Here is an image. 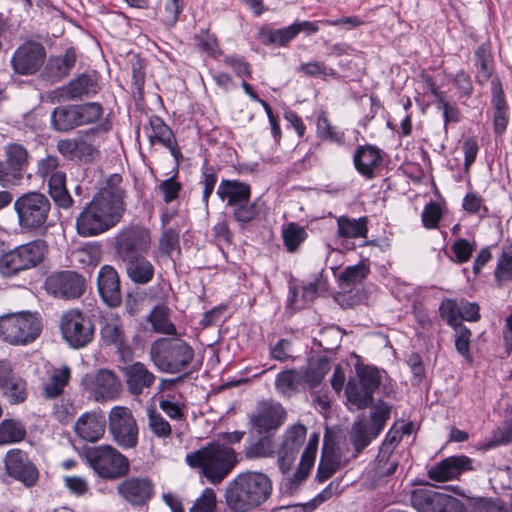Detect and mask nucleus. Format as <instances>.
<instances>
[{
	"label": "nucleus",
	"mask_w": 512,
	"mask_h": 512,
	"mask_svg": "<svg viewBox=\"0 0 512 512\" xmlns=\"http://www.w3.org/2000/svg\"><path fill=\"white\" fill-rule=\"evenodd\" d=\"M14 210L18 224L25 231H34L45 227L51 203L46 195L37 191L22 194L14 201Z\"/></svg>",
	"instance_id": "obj_7"
},
{
	"label": "nucleus",
	"mask_w": 512,
	"mask_h": 512,
	"mask_svg": "<svg viewBox=\"0 0 512 512\" xmlns=\"http://www.w3.org/2000/svg\"><path fill=\"white\" fill-rule=\"evenodd\" d=\"M78 162L90 163L99 157L98 149L85 137H77Z\"/></svg>",
	"instance_id": "obj_57"
},
{
	"label": "nucleus",
	"mask_w": 512,
	"mask_h": 512,
	"mask_svg": "<svg viewBox=\"0 0 512 512\" xmlns=\"http://www.w3.org/2000/svg\"><path fill=\"white\" fill-rule=\"evenodd\" d=\"M158 189L163 195L164 202L170 203L178 197L181 185L175 181L174 177H171L162 181L159 184Z\"/></svg>",
	"instance_id": "obj_62"
},
{
	"label": "nucleus",
	"mask_w": 512,
	"mask_h": 512,
	"mask_svg": "<svg viewBox=\"0 0 512 512\" xmlns=\"http://www.w3.org/2000/svg\"><path fill=\"white\" fill-rule=\"evenodd\" d=\"M368 228L366 217L358 219L340 216L337 219V234L342 238H367Z\"/></svg>",
	"instance_id": "obj_34"
},
{
	"label": "nucleus",
	"mask_w": 512,
	"mask_h": 512,
	"mask_svg": "<svg viewBox=\"0 0 512 512\" xmlns=\"http://www.w3.org/2000/svg\"><path fill=\"white\" fill-rule=\"evenodd\" d=\"M82 457L102 479L115 480L126 476L130 470L128 458L111 445L87 448Z\"/></svg>",
	"instance_id": "obj_5"
},
{
	"label": "nucleus",
	"mask_w": 512,
	"mask_h": 512,
	"mask_svg": "<svg viewBox=\"0 0 512 512\" xmlns=\"http://www.w3.org/2000/svg\"><path fill=\"white\" fill-rule=\"evenodd\" d=\"M124 264L128 278L135 284L149 283L155 273L153 264L142 254L121 260Z\"/></svg>",
	"instance_id": "obj_28"
},
{
	"label": "nucleus",
	"mask_w": 512,
	"mask_h": 512,
	"mask_svg": "<svg viewBox=\"0 0 512 512\" xmlns=\"http://www.w3.org/2000/svg\"><path fill=\"white\" fill-rule=\"evenodd\" d=\"M216 193L221 200L227 201V206L233 208V217L237 222L246 224L257 217L256 203L250 202L251 188L247 183L222 180Z\"/></svg>",
	"instance_id": "obj_8"
},
{
	"label": "nucleus",
	"mask_w": 512,
	"mask_h": 512,
	"mask_svg": "<svg viewBox=\"0 0 512 512\" xmlns=\"http://www.w3.org/2000/svg\"><path fill=\"white\" fill-rule=\"evenodd\" d=\"M299 373L302 378V385L307 384L310 388L318 386L323 380L326 372L322 368H300Z\"/></svg>",
	"instance_id": "obj_61"
},
{
	"label": "nucleus",
	"mask_w": 512,
	"mask_h": 512,
	"mask_svg": "<svg viewBox=\"0 0 512 512\" xmlns=\"http://www.w3.org/2000/svg\"><path fill=\"white\" fill-rule=\"evenodd\" d=\"M28 150L20 143H9L4 147V159L0 161V186L18 185L29 165Z\"/></svg>",
	"instance_id": "obj_15"
},
{
	"label": "nucleus",
	"mask_w": 512,
	"mask_h": 512,
	"mask_svg": "<svg viewBox=\"0 0 512 512\" xmlns=\"http://www.w3.org/2000/svg\"><path fill=\"white\" fill-rule=\"evenodd\" d=\"M45 253L46 246L41 241L20 245L0 257V273L4 277H12L34 268L44 260Z\"/></svg>",
	"instance_id": "obj_11"
},
{
	"label": "nucleus",
	"mask_w": 512,
	"mask_h": 512,
	"mask_svg": "<svg viewBox=\"0 0 512 512\" xmlns=\"http://www.w3.org/2000/svg\"><path fill=\"white\" fill-rule=\"evenodd\" d=\"M281 235L283 244L290 253L296 252L308 236L306 229L295 222L284 225Z\"/></svg>",
	"instance_id": "obj_37"
},
{
	"label": "nucleus",
	"mask_w": 512,
	"mask_h": 512,
	"mask_svg": "<svg viewBox=\"0 0 512 512\" xmlns=\"http://www.w3.org/2000/svg\"><path fill=\"white\" fill-rule=\"evenodd\" d=\"M495 276L499 281L512 279V248L502 252L498 260Z\"/></svg>",
	"instance_id": "obj_58"
},
{
	"label": "nucleus",
	"mask_w": 512,
	"mask_h": 512,
	"mask_svg": "<svg viewBox=\"0 0 512 512\" xmlns=\"http://www.w3.org/2000/svg\"><path fill=\"white\" fill-rule=\"evenodd\" d=\"M439 313L451 327L462 326L461 322V304L453 299H445L439 307Z\"/></svg>",
	"instance_id": "obj_48"
},
{
	"label": "nucleus",
	"mask_w": 512,
	"mask_h": 512,
	"mask_svg": "<svg viewBox=\"0 0 512 512\" xmlns=\"http://www.w3.org/2000/svg\"><path fill=\"white\" fill-rule=\"evenodd\" d=\"M159 408L171 419L177 421L185 420L184 405L174 402L168 396L162 397L159 401Z\"/></svg>",
	"instance_id": "obj_59"
},
{
	"label": "nucleus",
	"mask_w": 512,
	"mask_h": 512,
	"mask_svg": "<svg viewBox=\"0 0 512 512\" xmlns=\"http://www.w3.org/2000/svg\"><path fill=\"white\" fill-rule=\"evenodd\" d=\"M61 91L66 99L75 100L82 97H92L99 91V85L95 76L81 74L65 85Z\"/></svg>",
	"instance_id": "obj_31"
},
{
	"label": "nucleus",
	"mask_w": 512,
	"mask_h": 512,
	"mask_svg": "<svg viewBox=\"0 0 512 512\" xmlns=\"http://www.w3.org/2000/svg\"><path fill=\"white\" fill-rule=\"evenodd\" d=\"M272 482L261 472L238 474L225 490V502L233 512H249L263 504L271 495Z\"/></svg>",
	"instance_id": "obj_2"
},
{
	"label": "nucleus",
	"mask_w": 512,
	"mask_h": 512,
	"mask_svg": "<svg viewBox=\"0 0 512 512\" xmlns=\"http://www.w3.org/2000/svg\"><path fill=\"white\" fill-rule=\"evenodd\" d=\"M181 11L182 6L179 3V0H167L164 5L163 22L167 26H174Z\"/></svg>",
	"instance_id": "obj_63"
},
{
	"label": "nucleus",
	"mask_w": 512,
	"mask_h": 512,
	"mask_svg": "<svg viewBox=\"0 0 512 512\" xmlns=\"http://www.w3.org/2000/svg\"><path fill=\"white\" fill-rule=\"evenodd\" d=\"M127 391L133 396L148 394L156 381L155 374L141 362H134L122 369Z\"/></svg>",
	"instance_id": "obj_21"
},
{
	"label": "nucleus",
	"mask_w": 512,
	"mask_h": 512,
	"mask_svg": "<svg viewBox=\"0 0 512 512\" xmlns=\"http://www.w3.org/2000/svg\"><path fill=\"white\" fill-rule=\"evenodd\" d=\"M117 491L132 505H142L152 497L153 484L147 478H130L121 482Z\"/></svg>",
	"instance_id": "obj_27"
},
{
	"label": "nucleus",
	"mask_w": 512,
	"mask_h": 512,
	"mask_svg": "<svg viewBox=\"0 0 512 512\" xmlns=\"http://www.w3.org/2000/svg\"><path fill=\"white\" fill-rule=\"evenodd\" d=\"M98 291L103 301L110 307L120 305L122 296L117 271L110 265L100 268L97 277Z\"/></svg>",
	"instance_id": "obj_26"
},
{
	"label": "nucleus",
	"mask_w": 512,
	"mask_h": 512,
	"mask_svg": "<svg viewBox=\"0 0 512 512\" xmlns=\"http://www.w3.org/2000/svg\"><path fill=\"white\" fill-rule=\"evenodd\" d=\"M306 434L307 429L304 425H292L283 434V439L279 449L297 454L305 441Z\"/></svg>",
	"instance_id": "obj_40"
},
{
	"label": "nucleus",
	"mask_w": 512,
	"mask_h": 512,
	"mask_svg": "<svg viewBox=\"0 0 512 512\" xmlns=\"http://www.w3.org/2000/svg\"><path fill=\"white\" fill-rule=\"evenodd\" d=\"M108 430L113 441L123 449L135 448L138 444L139 428L128 407L115 406L108 415Z\"/></svg>",
	"instance_id": "obj_13"
},
{
	"label": "nucleus",
	"mask_w": 512,
	"mask_h": 512,
	"mask_svg": "<svg viewBox=\"0 0 512 512\" xmlns=\"http://www.w3.org/2000/svg\"><path fill=\"white\" fill-rule=\"evenodd\" d=\"M411 503L419 512H465L457 499L427 488L414 490Z\"/></svg>",
	"instance_id": "obj_17"
},
{
	"label": "nucleus",
	"mask_w": 512,
	"mask_h": 512,
	"mask_svg": "<svg viewBox=\"0 0 512 512\" xmlns=\"http://www.w3.org/2000/svg\"><path fill=\"white\" fill-rule=\"evenodd\" d=\"M71 370L64 365L55 370L50 377L49 382L44 386L43 394L48 399H53L62 394L65 386L69 383Z\"/></svg>",
	"instance_id": "obj_39"
},
{
	"label": "nucleus",
	"mask_w": 512,
	"mask_h": 512,
	"mask_svg": "<svg viewBox=\"0 0 512 512\" xmlns=\"http://www.w3.org/2000/svg\"><path fill=\"white\" fill-rule=\"evenodd\" d=\"M41 322L31 312H17L0 316V339L11 345H27L41 333Z\"/></svg>",
	"instance_id": "obj_6"
},
{
	"label": "nucleus",
	"mask_w": 512,
	"mask_h": 512,
	"mask_svg": "<svg viewBox=\"0 0 512 512\" xmlns=\"http://www.w3.org/2000/svg\"><path fill=\"white\" fill-rule=\"evenodd\" d=\"M151 246V233L142 225L123 227L113 239V249L117 258L123 259L146 253Z\"/></svg>",
	"instance_id": "obj_14"
},
{
	"label": "nucleus",
	"mask_w": 512,
	"mask_h": 512,
	"mask_svg": "<svg viewBox=\"0 0 512 512\" xmlns=\"http://www.w3.org/2000/svg\"><path fill=\"white\" fill-rule=\"evenodd\" d=\"M299 29L294 24L278 30H262L260 36L264 43L285 45L298 35Z\"/></svg>",
	"instance_id": "obj_45"
},
{
	"label": "nucleus",
	"mask_w": 512,
	"mask_h": 512,
	"mask_svg": "<svg viewBox=\"0 0 512 512\" xmlns=\"http://www.w3.org/2000/svg\"><path fill=\"white\" fill-rule=\"evenodd\" d=\"M345 391L348 401L358 409H365L373 402V396L369 394L368 397L366 395V390L361 387L357 380H349Z\"/></svg>",
	"instance_id": "obj_46"
},
{
	"label": "nucleus",
	"mask_w": 512,
	"mask_h": 512,
	"mask_svg": "<svg viewBox=\"0 0 512 512\" xmlns=\"http://www.w3.org/2000/svg\"><path fill=\"white\" fill-rule=\"evenodd\" d=\"M56 148L57 151L66 159L78 161L77 138L59 140Z\"/></svg>",
	"instance_id": "obj_64"
},
{
	"label": "nucleus",
	"mask_w": 512,
	"mask_h": 512,
	"mask_svg": "<svg viewBox=\"0 0 512 512\" xmlns=\"http://www.w3.org/2000/svg\"><path fill=\"white\" fill-rule=\"evenodd\" d=\"M317 133L320 137L337 143L343 140V134L334 130L325 112H321L317 118Z\"/></svg>",
	"instance_id": "obj_55"
},
{
	"label": "nucleus",
	"mask_w": 512,
	"mask_h": 512,
	"mask_svg": "<svg viewBox=\"0 0 512 512\" xmlns=\"http://www.w3.org/2000/svg\"><path fill=\"white\" fill-rule=\"evenodd\" d=\"M159 249L167 256H171L175 251L179 253V231L173 228L165 230L159 239Z\"/></svg>",
	"instance_id": "obj_54"
},
{
	"label": "nucleus",
	"mask_w": 512,
	"mask_h": 512,
	"mask_svg": "<svg viewBox=\"0 0 512 512\" xmlns=\"http://www.w3.org/2000/svg\"><path fill=\"white\" fill-rule=\"evenodd\" d=\"M106 418L101 410L83 413L74 424L76 435L87 442H97L105 434Z\"/></svg>",
	"instance_id": "obj_23"
},
{
	"label": "nucleus",
	"mask_w": 512,
	"mask_h": 512,
	"mask_svg": "<svg viewBox=\"0 0 512 512\" xmlns=\"http://www.w3.org/2000/svg\"><path fill=\"white\" fill-rule=\"evenodd\" d=\"M149 125L152 130V133L149 135L150 142L153 144L156 141L168 148L172 156L178 162L179 158L182 157V154L170 127L159 117H151Z\"/></svg>",
	"instance_id": "obj_30"
},
{
	"label": "nucleus",
	"mask_w": 512,
	"mask_h": 512,
	"mask_svg": "<svg viewBox=\"0 0 512 512\" xmlns=\"http://www.w3.org/2000/svg\"><path fill=\"white\" fill-rule=\"evenodd\" d=\"M147 426L150 432L159 439H168L172 435L171 424L154 408L147 409Z\"/></svg>",
	"instance_id": "obj_41"
},
{
	"label": "nucleus",
	"mask_w": 512,
	"mask_h": 512,
	"mask_svg": "<svg viewBox=\"0 0 512 512\" xmlns=\"http://www.w3.org/2000/svg\"><path fill=\"white\" fill-rule=\"evenodd\" d=\"M26 436L24 424L16 419H4L0 422V445L22 441Z\"/></svg>",
	"instance_id": "obj_38"
},
{
	"label": "nucleus",
	"mask_w": 512,
	"mask_h": 512,
	"mask_svg": "<svg viewBox=\"0 0 512 512\" xmlns=\"http://www.w3.org/2000/svg\"><path fill=\"white\" fill-rule=\"evenodd\" d=\"M402 433L395 429L391 428L389 432L387 433L377 456V461L379 464L383 461H387L396 445L401 441Z\"/></svg>",
	"instance_id": "obj_53"
},
{
	"label": "nucleus",
	"mask_w": 512,
	"mask_h": 512,
	"mask_svg": "<svg viewBox=\"0 0 512 512\" xmlns=\"http://www.w3.org/2000/svg\"><path fill=\"white\" fill-rule=\"evenodd\" d=\"M75 62L74 51L67 50L63 56L50 59L49 65L54 75L61 78L70 72Z\"/></svg>",
	"instance_id": "obj_50"
},
{
	"label": "nucleus",
	"mask_w": 512,
	"mask_h": 512,
	"mask_svg": "<svg viewBox=\"0 0 512 512\" xmlns=\"http://www.w3.org/2000/svg\"><path fill=\"white\" fill-rule=\"evenodd\" d=\"M89 386L97 401L117 398L122 390L119 377L109 369H100L89 379Z\"/></svg>",
	"instance_id": "obj_24"
},
{
	"label": "nucleus",
	"mask_w": 512,
	"mask_h": 512,
	"mask_svg": "<svg viewBox=\"0 0 512 512\" xmlns=\"http://www.w3.org/2000/svg\"><path fill=\"white\" fill-rule=\"evenodd\" d=\"M45 56L43 45L36 42H27L15 51L11 63L16 73L33 74L42 66Z\"/></svg>",
	"instance_id": "obj_19"
},
{
	"label": "nucleus",
	"mask_w": 512,
	"mask_h": 512,
	"mask_svg": "<svg viewBox=\"0 0 512 512\" xmlns=\"http://www.w3.org/2000/svg\"><path fill=\"white\" fill-rule=\"evenodd\" d=\"M356 170L366 177L372 179L374 171L382 162L381 152L377 147L364 145L357 148L353 156Z\"/></svg>",
	"instance_id": "obj_29"
},
{
	"label": "nucleus",
	"mask_w": 512,
	"mask_h": 512,
	"mask_svg": "<svg viewBox=\"0 0 512 512\" xmlns=\"http://www.w3.org/2000/svg\"><path fill=\"white\" fill-rule=\"evenodd\" d=\"M0 390L12 405L21 404L28 398L26 380L13 374L10 364L6 362H0Z\"/></svg>",
	"instance_id": "obj_20"
},
{
	"label": "nucleus",
	"mask_w": 512,
	"mask_h": 512,
	"mask_svg": "<svg viewBox=\"0 0 512 512\" xmlns=\"http://www.w3.org/2000/svg\"><path fill=\"white\" fill-rule=\"evenodd\" d=\"M148 321L157 333L174 334L175 327L168 319V312L165 307H155L148 316Z\"/></svg>",
	"instance_id": "obj_47"
},
{
	"label": "nucleus",
	"mask_w": 512,
	"mask_h": 512,
	"mask_svg": "<svg viewBox=\"0 0 512 512\" xmlns=\"http://www.w3.org/2000/svg\"><path fill=\"white\" fill-rule=\"evenodd\" d=\"M285 418L286 411L280 403L262 401L251 414L250 423L258 434H264L279 429Z\"/></svg>",
	"instance_id": "obj_18"
},
{
	"label": "nucleus",
	"mask_w": 512,
	"mask_h": 512,
	"mask_svg": "<svg viewBox=\"0 0 512 512\" xmlns=\"http://www.w3.org/2000/svg\"><path fill=\"white\" fill-rule=\"evenodd\" d=\"M454 329L455 348L457 352L468 362H472L470 354V338L471 331L464 325L458 326Z\"/></svg>",
	"instance_id": "obj_51"
},
{
	"label": "nucleus",
	"mask_w": 512,
	"mask_h": 512,
	"mask_svg": "<svg viewBox=\"0 0 512 512\" xmlns=\"http://www.w3.org/2000/svg\"><path fill=\"white\" fill-rule=\"evenodd\" d=\"M472 469V460L465 456H450L435 464L428 470V477L437 482H445L459 477Z\"/></svg>",
	"instance_id": "obj_25"
},
{
	"label": "nucleus",
	"mask_w": 512,
	"mask_h": 512,
	"mask_svg": "<svg viewBox=\"0 0 512 512\" xmlns=\"http://www.w3.org/2000/svg\"><path fill=\"white\" fill-rule=\"evenodd\" d=\"M77 125L84 126L97 122L103 115V107L97 102L75 104Z\"/></svg>",
	"instance_id": "obj_43"
},
{
	"label": "nucleus",
	"mask_w": 512,
	"mask_h": 512,
	"mask_svg": "<svg viewBox=\"0 0 512 512\" xmlns=\"http://www.w3.org/2000/svg\"><path fill=\"white\" fill-rule=\"evenodd\" d=\"M7 473L26 486H33L38 479V470L21 450H11L6 454Z\"/></svg>",
	"instance_id": "obj_22"
},
{
	"label": "nucleus",
	"mask_w": 512,
	"mask_h": 512,
	"mask_svg": "<svg viewBox=\"0 0 512 512\" xmlns=\"http://www.w3.org/2000/svg\"><path fill=\"white\" fill-rule=\"evenodd\" d=\"M126 192L119 174L110 175L76 218V231L94 237L115 227L126 211Z\"/></svg>",
	"instance_id": "obj_1"
},
{
	"label": "nucleus",
	"mask_w": 512,
	"mask_h": 512,
	"mask_svg": "<svg viewBox=\"0 0 512 512\" xmlns=\"http://www.w3.org/2000/svg\"><path fill=\"white\" fill-rule=\"evenodd\" d=\"M59 328L64 341L73 349L86 347L94 338L91 319L78 308H71L61 314Z\"/></svg>",
	"instance_id": "obj_12"
},
{
	"label": "nucleus",
	"mask_w": 512,
	"mask_h": 512,
	"mask_svg": "<svg viewBox=\"0 0 512 512\" xmlns=\"http://www.w3.org/2000/svg\"><path fill=\"white\" fill-rule=\"evenodd\" d=\"M216 495L213 489L206 488L190 508V512H215Z\"/></svg>",
	"instance_id": "obj_56"
},
{
	"label": "nucleus",
	"mask_w": 512,
	"mask_h": 512,
	"mask_svg": "<svg viewBox=\"0 0 512 512\" xmlns=\"http://www.w3.org/2000/svg\"><path fill=\"white\" fill-rule=\"evenodd\" d=\"M369 273V266L363 262L347 266L339 276L341 289L351 291L354 287L360 285L368 277Z\"/></svg>",
	"instance_id": "obj_36"
},
{
	"label": "nucleus",
	"mask_w": 512,
	"mask_h": 512,
	"mask_svg": "<svg viewBox=\"0 0 512 512\" xmlns=\"http://www.w3.org/2000/svg\"><path fill=\"white\" fill-rule=\"evenodd\" d=\"M46 292L59 299L80 298L86 290V280L74 270H60L50 273L44 282Z\"/></svg>",
	"instance_id": "obj_16"
},
{
	"label": "nucleus",
	"mask_w": 512,
	"mask_h": 512,
	"mask_svg": "<svg viewBox=\"0 0 512 512\" xmlns=\"http://www.w3.org/2000/svg\"><path fill=\"white\" fill-rule=\"evenodd\" d=\"M237 462L235 450L218 442L209 443L186 455V463L191 468H198L200 474L214 485L226 479Z\"/></svg>",
	"instance_id": "obj_3"
},
{
	"label": "nucleus",
	"mask_w": 512,
	"mask_h": 512,
	"mask_svg": "<svg viewBox=\"0 0 512 512\" xmlns=\"http://www.w3.org/2000/svg\"><path fill=\"white\" fill-rule=\"evenodd\" d=\"M475 78L479 85L486 84L493 74V58L489 44H482L475 52Z\"/></svg>",
	"instance_id": "obj_32"
},
{
	"label": "nucleus",
	"mask_w": 512,
	"mask_h": 512,
	"mask_svg": "<svg viewBox=\"0 0 512 512\" xmlns=\"http://www.w3.org/2000/svg\"><path fill=\"white\" fill-rule=\"evenodd\" d=\"M390 413L391 406L381 401L373 407L369 421L361 417L353 423L349 433V440L357 454L380 434L390 418Z\"/></svg>",
	"instance_id": "obj_10"
},
{
	"label": "nucleus",
	"mask_w": 512,
	"mask_h": 512,
	"mask_svg": "<svg viewBox=\"0 0 512 512\" xmlns=\"http://www.w3.org/2000/svg\"><path fill=\"white\" fill-rule=\"evenodd\" d=\"M103 340L108 344L122 346L124 343V331L119 322L111 319L101 329Z\"/></svg>",
	"instance_id": "obj_52"
},
{
	"label": "nucleus",
	"mask_w": 512,
	"mask_h": 512,
	"mask_svg": "<svg viewBox=\"0 0 512 512\" xmlns=\"http://www.w3.org/2000/svg\"><path fill=\"white\" fill-rule=\"evenodd\" d=\"M150 356L159 370L180 373L191 364L194 350L180 338L160 339L151 346Z\"/></svg>",
	"instance_id": "obj_4"
},
{
	"label": "nucleus",
	"mask_w": 512,
	"mask_h": 512,
	"mask_svg": "<svg viewBox=\"0 0 512 512\" xmlns=\"http://www.w3.org/2000/svg\"><path fill=\"white\" fill-rule=\"evenodd\" d=\"M248 459L269 458L274 455L273 440L269 435L259 437L251 443L244 451Z\"/></svg>",
	"instance_id": "obj_44"
},
{
	"label": "nucleus",
	"mask_w": 512,
	"mask_h": 512,
	"mask_svg": "<svg viewBox=\"0 0 512 512\" xmlns=\"http://www.w3.org/2000/svg\"><path fill=\"white\" fill-rule=\"evenodd\" d=\"M441 215L442 212L440 206L435 202H430L425 206L422 212L423 225L428 229L436 228Z\"/></svg>",
	"instance_id": "obj_60"
},
{
	"label": "nucleus",
	"mask_w": 512,
	"mask_h": 512,
	"mask_svg": "<svg viewBox=\"0 0 512 512\" xmlns=\"http://www.w3.org/2000/svg\"><path fill=\"white\" fill-rule=\"evenodd\" d=\"M315 457L316 453L313 452V447H306L301 456L297 472L293 478H288L284 484L287 489L292 491L294 485H297L307 478L314 465Z\"/></svg>",
	"instance_id": "obj_42"
},
{
	"label": "nucleus",
	"mask_w": 512,
	"mask_h": 512,
	"mask_svg": "<svg viewBox=\"0 0 512 512\" xmlns=\"http://www.w3.org/2000/svg\"><path fill=\"white\" fill-rule=\"evenodd\" d=\"M358 382L361 387L366 390V395L369 397V394L373 396L374 391L380 385V373L379 370L373 367H363L358 369Z\"/></svg>",
	"instance_id": "obj_49"
},
{
	"label": "nucleus",
	"mask_w": 512,
	"mask_h": 512,
	"mask_svg": "<svg viewBox=\"0 0 512 512\" xmlns=\"http://www.w3.org/2000/svg\"><path fill=\"white\" fill-rule=\"evenodd\" d=\"M302 378L299 369H288L277 374L275 389L284 397H291L298 393L302 387Z\"/></svg>",
	"instance_id": "obj_33"
},
{
	"label": "nucleus",
	"mask_w": 512,
	"mask_h": 512,
	"mask_svg": "<svg viewBox=\"0 0 512 512\" xmlns=\"http://www.w3.org/2000/svg\"><path fill=\"white\" fill-rule=\"evenodd\" d=\"M51 125L59 132H68L78 127L75 104L56 107L51 114Z\"/></svg>",
	"instance_id": "obj_35"
},
{
	"label": "nucleus",
	"mask_w": 512,
	"mask_h": 512,
	"mask_svg": "<svg viewBox=\"0 0 512 512\" xmlns=\"http://www.w3.org/2000/svg\"><path fill=\"white\" fill-rule=\"evenodd\" d=\"M35 173L39 178L47 180L49 195L58 207L68 209L73 205V198L66 187V173L56 155H46L38 160Z\"/></svg>",
	"instance_id": "obj_9"
}]
</instances>
